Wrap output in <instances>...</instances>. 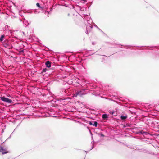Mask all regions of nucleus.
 <instances>
[{"instance_id":"9d476101","label":"nucleus","mask_w":159,"mask_h":159,"mask_svg":"<svg viewBox=\"0 0 159 159\" xmlns=\"http://www.w3.org/2000/svg\"><path fill=\"white\" fill-rule=\"evenodd\" d=\"M47 69L45 68V69H43V70L42 71V72H45L46 70H47Z\"/></svg>"},{"instance_id":"39448f33","label":"nucleus","mask_w":159,"mask_h":159,"mask_svg":"<svg viewBox=\"0 0 159 159\" xmlns=\"http://www.w3.org/2000/svg\"><path fill=\"white\" fill-rule=\"evenodd\" d=\"M51 62L49 61H48L46 62L45 63V65H46V66L47 67H51Z\"/></svg>"},{"instance_id":"0eeeda50","label":"nucleus","mask_w":159,"mask_h":159,"mask_svg":"<svg viewBox=\"0 0 159 159\" xmlns=\"http://www.w3.org/2000/svg\"><path fill=\"white\" fill-rule=\"evenodd\" d=\"M5 35H2L1 38H0V41L1 42L3 40V39Z\"/></svg>"},{"instance_id":"f03ea898","label":"nucleus","mask_w":159,"mask_h":159,"mask_svg":"<svg viewBox=\"0 0 159 159\" xmlns=\"http://www.w3.org/2000/svg\"><path fill=\"white\" fill-rule=\"evenodd\" d=\"M1 99L5 102H7L8 103H11L12 102V101L8 98L3 97H2L0 98Z\"/></svg>"},{"instance_id":"6e6552de","label":"nucleus","mask_w":159,"mask_h":159,"mask_svg":"<svg viewBox=\"0 0 159 159\" xmlns=\"http://www.w3.org/2000/svg\"><path fill=\"white\" fill-rule=\"evenodd\" d=\"M121 118L122 120H124L127 118V116H122L121 117Z\"/></svg>"},{"instance_id":"f257e3e1","label":"nucleus","mask_w":159,"mask_h":159,"mask_svg":"<svg viewBox=\"0 0 159 159\" xmlns=\"http://www.w3.org/2000/svg\"><path fill=\"white\" fill-rule=\"evenodd\" d=\"M0 152H1L2 154H4L9 152L6 148H4L1 146H0Z\"/></svg>"},{"instance_id":"1a4fd4ad","label":"nucleus","mask_w":159,"mask_h":159,"mask_svg":"<svg viewBox=\"0 0 159 159\" xmlns=\"http://www.w3.org/2000/svg\"><path fill=\"white\" fill-rule=\"evenodd\" d=\"M98 123L97 122L95 121L94 122V124L93 125L95 126L96 127L97 126Z\"/></svg>"},{"instance_id":"7ed1b4c3","label":"nucleus","mask_w":159,"mask_h":159,"mask_svg":"<svg viewBox=\"0 0 159 159\" xmlns=\"http://www.w3.org/2000/svg\"><path fill=\"white\" fill-rule=\"evenodd\" d=\"M85 89H83L78 92L77 93V95H79L80 96H81L83 95L86 94V93L85 92Z\"/></svg>"},{"instance_id":"20e7f679","label":"nucleus","mask_w":159,"mask_h":159,"mask_svg":"<svg viewBox=\"0 0 159 159\" xmlns=\"http://www.w3.org/2000/svg\"><path fill=\"white\" fill-rule=\"evenodd\" d=\"M3 45L5 47V48H7L9 49L10 48V46L9 43L5 42L3 43Z\"/></svg>"},{"instance_id":"9b49d317","label":"nucleus","mask_w":159,"mask_h":159,"mask_svg":"<svg viewBox=\"0 0 159 159\" xmlns=\"http://www.w3.org/2000/svg\"><path fill=\"white\" fill-rule=\"evenodd\" d=\"M36 5L39 7H41L40 5L39 4V3H37Z\"/></svg>"},{"instance_id":"ddd939ff","label":"nucleus","mask_w":159,"mask_h":159,"mask_svg":"<svg viewBox=\"0 0 159 159\" xmlns=\"http://www.w3.org/2000/svg\"><path fill=\"white\" fill-rule=\"evenodd\" d=\"M101 136L102 137H104V136L103 134H101Z\"/></svg>"},{"instance_id":"f8f14e48","label":"nucleus","mask_w":159,"mask_h":159,"mask_svg":"<svg viewBox=\"0 0 159 159\" xmlns=\"http://www.w3.org/2000/svg\"><path fill=\"white\" fill-rule=\"evenodd\" d=\"M89 124L90 125H93L92 123L91 122H90L89 123Z\"/></svg>"},{"instance_id":"423d86ee","label":"nucleus","mask_w":159,"mask_h":159,"mask_svg":"<svg viewBox=\"0 0 159 159\" xmlns=\"http://www.w3.org/2000/svg\"><path fill=\"white\" fill-rule=\"evenodd\" d=\"M102 118L104 119H105L107 118L108 116H107V115L106 114H103L102 115Z\"/></svg>"}]
</instances>
